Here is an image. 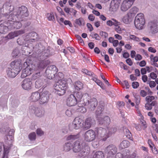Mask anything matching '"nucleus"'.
Here are the masks:
<instances>
[{
	"instance_id": "nucleus-1",
	"label": "nucleus",
	"mask_w": 158,
	"mask_h": 158,
	"mask_svg": "<svg viewBox=\"0 0 158 158\" xmlns=\"http://www.w3.org/2000/svg\"><path fill=\"white\" fill-rule=\"evenodd\" d=\"M34 48L38 54L37 58L38 60H46L54 54V50L48 47L46 49L41 44H38Z\"/></svg>"
},
{
	"instance_id": "nucleus-2",
	"label": "nucleus",
	"mask_w": 158,
	"mask_h": 158,
	"mask_svg": "<svg viewBox=\"0 0 158 158\" xmlns=\"http://www.w3.org/2000/svg\"><path fill=\"white\" fill-rule=\"evenodd\" d=\"M29 12L27 8L25 6H22L16 9V11H14L9 15V19L16 20H23V18L27 17Z\"/></svg>"
},
{
	"instance_id": "nucleus-3",
	"label": "nucleus",
	"mask_w": 158,
	"mask_h": 158,
	"mask_svg": "<svg viewBox=\"0 0 158 158\" xmlns=\"http://www.w3.org/2000/svg\"><path fill=\"white\" fill-rule=\"evenodd\" d=\"M22 64L20 61L14 60L10 63V67L9 68L7 73L8 76L15 77L19 73L22 68Z\"/></svg>"
},
{
	"instance_id": "nucleus-4",
	"label": "nucleus",
	"mask_w": 158,
	"mask_h": 158,
	"mask_svg": "<svg viewBox=\"0 0 158 158\" xmlns=\"http://www.w3.org/2000/svg\"><path fill=\"white\" fill-rule=\"evenodd\" d=\"M73 150L75 152H78L77 156L81 157L87 155L89 153L88 147L83 148L82 143L79 141H77L74 143Z\"/></svg>"
},
{
	"instance_id": "nucleus-5",
	"label": "nucleus",
	"mask_w": 158,
	"mask_h": 158,
	"mask_svg": "<svg viewBox=\"0 0 158 158\" xmlns=\"http://www.w3.org/2000/svg\"><path fill=\"white\" fill-rule=\"evenodd\" d=\"M58 79L59 80V81L54 84V87L55 93L61 96L65 94L66 90L67 88V84L66 81L59 78Z\"/></svg>"
},
{
	"instance_id": "nucleus-6",
	"label": "nucleus",
	"mask_w": 158,
	"mask_h": 158,
	"mask_svg": "<svg viewBox=\"0 0 158 158\" xmlns=\"http://www.w3.org/2000/svg\"><path fill=\"white\" fill-rule=\"evenodd\" d=\"M25 68L23 69L22 71L21 77L22 78H24L27 76L30 75L32 72L35 70V65L32 64L30 60L27 58L23 65Z\"/></svg>"
},
{
	"instance_id": "nucleus-7",
	"label": "nucleus",
	"mask_w": 158,
	"mask_h": 158,
	"mask_svg": "<svg viewBox=\"0 0 158 158\" xmlns=\"http://www.w3.org/2000/svg\"><path fill=\"white\" fill-rule=\"evenodd\" d=\"M134 23L135 27L139 30L143 28L145 24V20L143 14L140 13L138 14L135 17Z\"/></svg>"
},
{
	"instance_id": "nucleus-8",
	"label": "nucleus",
	"mask_w": 158,
	"mask_h": 158,
	"mask_svg": "<svg viewBox=\"0 0 158 158\" xmlns=\"http://www.w3.org/2000/svg\"><path fill=\"white\" fill-rule=\"evenodd\" d=\"M13 137L11 135H6L5 137V143L3 145L4 150L6 153H9L13 146Z\"/></svg>"
},
{
	"instance_id": "nucleus-9",
	"label": "nucleus",
	"mask_w": 158,
	"mask_h": 158,
	"mask_svg": "<svg viewBox=\"0 0 158 158\" xmlns=\"http://www.w3.org/2000/svg\"><path fill=\"white\" fill-rule=\"evenodd\" d=\"M58 70L54 65H51L47 67L45 71V75L48 78L52 79L55 78V75L57 73Z\"/></svg>"
},
{
	"instance_id": "nucleus-10",
	"label": "nucleus",
	"mask_w": 158,
	"mask_h": 158,
	"mask_svg": "<svg viewBox=\"0 0 158 158\" xmlns=\"http://www.w3.org/2000/svg\"><path fill=\"white\" fill-rule=\"evenodd\" d=\"M14 9V7L13 5L9 2H6L3 4L1 10V12L2 11V14L4 15H7Z\"/></svg>"
},
{
	"instance_id": "nucleus-11",
	"label": "nucleus",
	"mask_w": 158,
	"mask_h": 158,
	"mask_svg": "<svg viewBox=\"0 0 158 158\" xmlns=\"http://www.w3.org/2000/svg\"><path fill=\"white\" fill-rule=\"evenodd\" d=\"M95 131L97 135L99 137L102 138V140L105 141L109 137L108 133H107L106 129L102 127L96 128Z\"/></svg>"
},
{
	"instance_id": "nucleus-12",
	"label": "nucleus",
	"mask_w": 158,
	"mask_h": 158,
	"mask_svg": "<svg viewBox=\"0 0 158 158\" xmlns=\"http://www.w3.org/2000/svg\"><path fill=\"white\" fill-rule=\"evenodd\" d=\"M29 112L35 114L38 117H41L44 114V111L42 108H38L34 106H31L29 107Z\"/></svg>"
},
{
	"instance_id": "nucleus-13",
	"label": "nucleus",
	"mask_w": 158,
	"mask_h": 158,
	"mask_svg": "<svg viewBox=\"0 0 158 158\" xmlns=\"http://www.w3.org/2000/svg\"><path fill=\"white\" fill-rule=\"evenodd\" d=\"M8 24H9V27L10 29L16 28L19 29L22 26L21 23L20 22L23 20H16L14 21V20H10L9 19V16L7 18Z\"/></svg>"
},
{
	"instance_id": "nucleus-14",
	"label": "nucleus",
	"mask_w": 158,
	"mask_h": 158,
	"mask_svg": "<svg viewBox=\"0 0 158 158\" xmlns=\"http://www.w3.org/2000/svg\"><path fill=\"white\" fill-rule=\"evenodd\" d=\"M105 151L108 155L107 157H112L117 152V148L115 145L111 144L105 148Z\"/></svg>"
},
{
	"instance_id": "nucleus-15",
	"label": "nucleus",
	"mask_w": 158,
	"mask_h": 158,
	"mask_svg": "<svg viewBox=\"0 0 158 158\" xmlns=\"http://www.w3.org/2000/svg\"><path fill=\"white\" fill-rule=\"evenodd\" d=\"M95 132L92 130L87 131L85 134V140L87 142H90L94 140L96 137Z\"/></svg>"
},
{
	"instance_id": "nucleus-16",
	"label": "nucleus",
	"mask_w": 158,
	"mask_h": 158,
	"mask_svg": "<svg viewBox=\"0 0 158 158\" xmlns=\"http://www.w3.org/2000/svg\"><path fill=\"white\" fill-rule=\"evenodd\" d=\"M81 121L78 118H76L73 121V123L69 125V129L70 131L73 129H78L81 126Z\"/></svg>"
},
{
	"instance_id": "nucleus-17",
	"label": "nucleus",
	"mask_w": 158,
	"mask_h": 158,
	"mask_svg": "<svg viewBox=\"0 0 158 158\" xmlns=\"http://www.w3.org/2000/svg\"><path fill=\"white\" fill-rule=\"evenodd\" d=\"M49 94L48 91L45 90L43 92L40 96V104H43L47 103L49 99Z\"/></svg>"
},
{
	"instance_id": "nucleus-18",
	"label": "nucleus",
	"mask_w": 158,
	"mask_h": 158,
	"mask_svg": "<svg viewBox=\"0 0 158 158\" xmlns=\"http://www.w3.org/2000/svg\"><path fill=\"white\" fill-rule=\"evenodd\" d=\"M32 85V82L29 78L24 79L22 83V86L25 90H28L31 89Z\"/></svg>"
},
{
	"instance_id": "nucleus-19",
	"label": "nucleus",
	"mask_w": 158,
	"mask_h": 158,
	"mask_svg": "<svg viewBox=\"0 0 158 158\" xmlns=\"http://www.w3.org/2000/svg\"><path fill=\"white\" fill-rule=\"evenodd\" d=\"M133 4L132 2L127 0H124L121 6V10L123 12H125L129 9Z\"/></svg>"
},
{
	"instance_id": "nucleus-20",
	"label": "nucleus",
	"mask_w": 158,
	"mask_h": 158,
	"mask_svg": "<svg viewBox=\"0 0 158 158\" xmlns=\"http://www.w3.org/2000/svg\"><path fill=\"white\" fill-rule=\"evenodd\" d=\"M95 124V121L94 119L91 117L88 118L85 120L84 128L85 130H87Z\"/></svg>"
},
{
	"instance_id": "nucleus-21",
	"label": "nucleus",
	"mask_w": 158,
	"mask_h": 158,
	"mask_svg": "<svg viewBox=\"0 0 158 158\" xmlns=\"http://www.w3.org/2000/svg\"><path fill=\"white\" fill-rule=\"evenodd\" d=\"M66 102L67 105L69 106H74L78 103L77 100L72 94L69 95L67 100Z\"/></svg>"
},
{
	"instance_id": "nucleus-22",
	"label": "nucleus",
	"mask_w": 158,
	"mask_h": 158,
	"mask_svg": "<svg viewBox=\"0 0 158 158\" xmlns=\"http://www.w3.org/2000/svg\"><path fill=\"white\" fill-rule=\"evenodd\" d=\"M98 102L97 99L94 98L90 99L89 104H88V107L91 111H94L96 107L97 106Z\"/></svg>"
},
{
	"instance_id": "nucleus-23",
	"label": "nucleus",
	"mask_w": 158,
	"mask_h": 158,
	"mask_svg": "<svg viewBox=\"0 0 158 158\" xmlns=\"http://www.w3.org/2000/svg\"><path fill=\"white\" fill-rule=\"evenodd\" d=\"M156 20H154L148 23V27L150 28V30L154 32H157L158 31V25Z\"/></svg>"
},
{
	"instance_id": "nucleus-24",
	"label": "nucleus",
	"mask_w": 158,
	"mask_h": 158,
	"mask_svg": "<svg viewBox=\"0 0 158 158\" xmlns=\"http://www.w3.org/2000/svg\"><path fill=\"white\" fill-rule=\"evenodd\" d=\"M99 124L101 125L107 126L110 123V119L108 116H105L103 118H101L97 120Z\"/></svg>"
},
{
	"instance_id": "nucleus-25",
	"label": "nucleus",
	"mask_w": 158,
	"mask_h": 158,
	"mask_svg": "<svg viewBox=\"0 0 158 158\" xmlns=\"http://www.w3.org/2000/svg\"><path fill=\"white\" fill-rule=\"evenodd\" d=\"M104 105H102L101 106H98L95 112L96 117L97 119L102 117L103 114Z\"/></svg>"
},
{
	"instance_id": "nucleus-26",
	"label": "nucleus",
	"mask_w": 158,
	"mask_h": 158,
	"mask_svg": "<svg viewBox=\"0 0 158 158\" xmlns=\"http://www.w3.org/2000/svg\"><path fill=\"white\" fill-rule=\"evenodd\" d=\"M38 64V67L40 69H42L50 64V61L49 60H41Z\"/></svg>"
},
{
	"instance_id": "nucleus-27",
	"label": "nucleus",
	"mask_w": 158,
	"mask_h": 158,
	"mask_svg": "<svg viewBox=\"0 0 158 158\" xmlns=\"http://www.w3.org/2000/svg\"><path fill=\"white\" fill-rule=\"evenodd\" d=\"M6 24L7 25L3 24H0V33L5 34L8 31L9 29H10L9 27V24H8V21Z\"/></svg>"
},
{
	"instance_id": "nucleus-28",
	"label": "nucleus",
	"mask_w": 158,
	"mask_h": 158,
	"mask_svg": "<svg viewBox=\"0 0 158 158\" xmlns=\"http://www.w3.org/2000/svg\"><path fill=\"white\" fill-rule=\"evenodd\" d=\"M134 17L133 15H131L130 13H128L123 18V21L125 23H129L133 20Z\"/></svg>"
},
{
	"instance_id": "nucleus-29",
	"label": "nucleus",
	"mask_w": 158,
	"mask_h": 158,
	"mask_svg": "<svg viewBox=\"0 0 158 158\" xmlns=\"http://www.w3.org/2000/svg\"><path fill=\"white\" fill-rule=\"evenodd\" d=\"M119 3L118 2L112 1L110 5V10L113 12L116 11L118 8Z\"/></svg>"
},
{
	"instance_id": "nucleus-30",
	"label": "nucleus",
	"mask_w": 158,
	"mask_h": 158,
	"mask_svg": "<svg viewBox=\"0 0 158 158\" xmlns=\"http://www.w3.org/2000/svg\"><path fill=\"white\" fill-rule=\"evenodd\" d=\"M40 94L38 92H35L32 93L31 96V100L33 102H36L40 100Z\"/></svg>"
},
{
	"instance_id": "nucleus-31",
	"label": "nucleus",
	"mask_w": 158,
	"mask_h": 158,
	"mask_svg": "<svg viewBox=\"0 0 158 158\" xmlns=\"http://www.w3.org/2000/svg\"><path fill=\"white\" fill-rule=\"evenodd\" d=\"M26 36L27 40L30 39L35 40L37 38V34L35 32L32 31L27 34Z\"/></svg>"
},
{
	"instance_id": "nucleus-32",
	"label": "nucleus",
	"mask_w": 158,
	"mask_h": 158,
	"mask_svg": "<svg viewBox=\"0 0 158 158\" xmlns=\"http://www.w3.org/2000/svg\"><path fill=\"white\" fill-rule=\"evenodd\" d=\"M72 95H73L74 97L76 98V99L77 100V101L78 103L79 102L83 97L82 93L80 92H75Z\"/></svg>"
},
{
	"instance_id": "nucleus-33",
	"label": "nucleus",
	"mask_w": 158,
	"mask_h": 158,
	"mask_svg": "<svg viewBox=\"0 0 158 158\" xmlns=\"http://www.w3.org/2000/svg\"><path fill=\"white\" fill-rule=\"evenodd\" d=\"M89 101L90 100H88L87 98L83 96L81 101L79 102V104L81 105L82 106H88Z\"/></svg>"
},
{
	"instance_id": "nucleus-34",
	"label": "nucleus",
	"mask_w": 158,
	"mask_h": 158,
	"mask_svg": "<svg viewBox=\"0 0 158 158\" xmlns=\"http://www.w3.org/2000/svg\"><path fill=\"white\" fill-rule=\"evenodd\" d=\"M4 130L3 131V133L8 134V135H11L13 136L15 132V131L13 129H10L9 127H6L4 128Z\"/></svg>"
},
{
	"instance_id": "nucleus-35",
	"label": "nucleus",
	"mask_w": 158,
	"mask_h": 158,
	"mask_svg": "<svg viewBox=\"0 0 158 158\" xmlns=\"http://www.w3.org/2000/svg\"><path fill=\"white\" fill-rule=\"evenodd\" d=\"M130 143L129 142L126 140H123L121 142L120 145V147L122 149L127 148L129 146Z\"/></svg>"
},
{
	"instance_id": "nucleus-36",
	"label": "nucleus",
	"mask_w": 158,
	"mask_h": 158,
	"mask_svg": "<svg viewBox=\"0 0 158 158\" xmlns=\"http://www.w3.org/2000/svg\"><path fill=\"white\" fill-rule=\"evenodd\" d=\"M43 82L42 80L39 79L37 80L35 83V86L36 88L39 89L41 87L43 84Z\"/></svg>"
},
{
	"instance_id": "nucleus-37",
	"label": "nucleus",
	"mask_w": 158,
	"mask_h": 158,
	"mask_svg": "<svg viewBox=\"0 0 158 158\" xmlns=\"http://www.w3.org/2000/svg\"><path fill=\"white\" fill-rule=\"evenodd\" d=\"M94 158H104V156L103 153L101 151H97L94 155Z\"/></svg>"
},
{
	"instance_id": "nucleus-38",
	"label": "nucleus",
	"mask_w": 158,
	"mask_h": 158,
	"mask_svg": "<svg viewBox=\"0 0 158 158\" xmlns=\"http://www.w3.org/2000/svg\"><path fill=\"white\" fill-rule=\"evenodd\" d=\"M123 131L126 136L128 138L130 139L131 136V134L129 130L126 128L123 127Z\"/></svg>"
},
{
	"instance_id": "nucleus-39",
	"label": "nucleus",
	"mask_w": 158,
	"mask_h": 158,
	"mask_svg": "<svg viewBox=\"0 0 158 158\" xmlns=\"http://www.w3.org/2000/svg\"><path fill=\"white\" fill-rule=\"evenodd\" d=\"M72 145L70 143H66L64 146V150L67 152L69 151L72 148Z\"/></svg>"
},
{
	"instance_id": "nucleus-40",
	"label": "nucleus",
	"mask_w": 158,
	"mask_h": 158,
	"mask_svg": "<svg viewBox=\"0 0 158 158\" xmlns=\"http://www.w3.org/2000/svg\"><path fill=\"white\" fill-rule=\"evenodd\" d=\"M83 84L80 81H77L75 83L74 87L77 90L81 89L83 88Z\"/></svg>"
},
{
	"instance_id": "nucleus-41",
	"label": "nucleus",
	"mask_w": 158,
	"mask_h": 158,
	"mask_svg": "<svg viewBox=\"0 0 158 158\" xmlns=\"http://www.w3.org/2000/svg\"><path fill=\"white\" fill-rule=\"evenodd\" d=\"M79 137V135L78 134L77 135H69L66 139L68 140H73L75 139L78 138Z\"/></svg>"
},
{
	"instance_id": "nucleus-42",
	"label": "nucleus",
	"mask_w": 158,
	"mask_h": 158,
	"mask_svg": "<svg viewBox=\"0 0 158 158\" xmlns=\"http://www.w3.org/2000/svg\"><path fill=\"white\" fill-rule=\"evenodd\" d=\"M83 25H85L84 21L83 19L81 18H79L78 19H77L75 21V23L78 24L79 26H81L82 25L83 23Z\"/></svg>"
},
{
	"instance_id": "nucleus-43",
	"label": "nucleus",
	"mask_w": 158,
	"mask_h": 158,
	"mask_svg": "<svg viewBox=\"0 0 158 158\" xmlns=\"http://www.w3.org/2000/svg\"><path fill=\"white\" fill-rule=\"evenodd\" d=\"M20 53L19 51L17 48L15 49L12 53V55L13 57H18Z\"/></svg>"
},
{
	"instance_id": "nucleus-44",
	"label": "nucleus",
	"mask_w": 158,
	"mask_h": 158,
	"mask_svg": "<svg viewBox=\"0 0 158 158\" xmlns=\"http://www.w3.org/2000/svg\"><path fill=\"white\" fill-rule=\"evenodd\" d=\"M138 10V8L136 7H134L132 8L130 11L129 13H130L131 15H134L135 17V15L136 14Z\"/></svg>"
},
{
	"instance_id": "nucleus-45",
	"label": "nucleus",
	"mask_w": 158,
	"mask_h": 158,
	"mask_svg": "<svg viewBox=\"0 0 158 158\" xmlns=\"http://www.w3.org/2000/svg\"><path fill=\"white\" fill-rule=\"evenodd\" d=\"M117 131V128L115 127H113L108 128V135L109 136L111 135L113 133H114Z\"/></svg>"
},
{
	"instance_id": "nucleus-46",
	"label": "nucleus",
	"mask_w": 158,
	"mask_h": 158,
	"mask_svg": "<svg viewBox=\"0 0 158 158\" xmlns=\"http://www.w3.org/2000/svg\"><path fill=\"white\" fill-rule=\"evenodd\" d=\"M28 138L31 141H34L36 139V134L35 132L30 133L28 135Z\"/></svg>"
},
{
	"instance_id": "nucleus-47",
	"label": "nucleus",
	"mask_w": 158,
	"mask_h": 158,
	"mask_svg": "<svg viewBox=\"0 0 158 158\" xmlns=\"http://www.w3.org/2000/svg\"><path fill=\"white\" fill-rule=\"evenodd\" d=\"M51 79L47 78L44 80V81L46 83L42 87H44V88L47 86L50 85L52 84V81L51 80Z\"/></svg>"
},
{
	"instance_id": "nucleus-48",
	"label": "nucleus",
	"mask_w": 158,
	"mask_h": 158,
	"mask_svg": "<svg viewBox=\"0 0 158 158\" xmlns=\"http://www.w3.org/2000/svg\"><path fill=\"white\" fill-rule=\"evenodd\" d=\"M16 37L15 31L10 33L7 35V38L9 39L14 38L15 37Z\"/></svg>"
},
{
	"instance_id": "nucleus-49",
	"label": "nucleus",
	"mask_w": 158,
	"mask_h": 158,
	"mask_svg": "<svg viewBox=\"0 0 158 158\" xmlns=\"http://www.w3.org/2000/svg\"><path fill=\"white\" fill-rule=\"evenodd\" d=\"M155 99V97L153 96H147L145 98V100L147 102L149 103Z\"/></svg>"
},
{
	"instance_id": "nucleus-50",
	"label": "nucleus",
	"mask_w": 158,
	"mask_h": 158,
	"mask_svg": "<svg viewBox=\"0 0 158 158\" xmlns=\"http://www.w3.org/2000/svg\"><path fill=\"white\" fill-rule=\"evenodd\" d=\"M82 71L85 74L89 76H92L94 75V73L91 72L90 71H89L88 70L85 69H82Z\"/></svg>"
},
{
	"instance_id": "nucleus-51",
	"label": "nucleus",
	"mask_w": 158,
	"mask_h": 158,
	"mask_svg": "<svg viewBox=\"0 0 158 158\" xmlns=\"http://www.w3.org/2000/svg\"><path fill=\"white\" fill-rule=\"evenodd\" d=\"M48 18L49 20L53 21L54 22V20L55 18L53 13H51L50 14H47Z\"/></svg>"
},
{
	"instance_id": "nucleus-52",
	"label": "nucleus",
	"mask_w": 158,
	"mask_h": 158,
	"mask_svg": "<svg viewBox=\"0 0 158 158\" xmlns=\"http://www.w3.org/2000/svg\"><path fill=\"white\" fill-rule=\"evenodd\" d=\"M112 158H125L123 156V155L120 153H117L115 156L114 155L112 156Z\"/></svg>"
},
{
	"instance_id": "nucleus-53",
	"label": "nucleus",
	"mask_w": 158,
	"mask_h": 158,
	"mask_svg": "<svg viewBox=\"0 0 158 158\" xmlns=\"http://www.w3.org/2000/svg\"><path fill=\"white\" fill-rule=\"evenodd\" d=\"M16 36H17L19 35L25 33V31L24 30H19L16 31H15Z\"/></svg>"
},
{
	"instance_id": "nucleus-54",
	"label": "nucleus",
	"mask_w": 158,
	"mask_h": 158,
	"mask_svg": "<svg viewBox=\"0 0 158 158\" xmlns=\"http://www.w3.org/2000/svg\"><path fill=\"white\" fill-rule=\"evenodd\" d=\"M92 145L94 148H97L99 146L98 141H94L92 143Z\"/></svg>"
},
{
	"instance_id": "nucleus-55",
	"label": "nucleus",
	"mask_w": 158,
	"mask_h": 158,
	"mask_svg": "<svg viewBox=\"0 0 158 158\" xmlns=\"http://www.w3.org/2000/svg\"><path fill=\"white\" fill-rule=\"evenodd\" d=\"M139 85V83L138 82H133L132 84V86L134 89L137 88Z\"/></svg>"
},
{
	"instance_id": "nucleus-56",
	"label": "nucleus",
	"mask_w": 158,
	"mask_h": 158,
	"mask_svg": "<svg viewBox=\"0 0 158 158\" xmlns=\"http://www.w3.org/2000/svg\"><path fill=\"white\" fill-rule=\"evenodd\" d=\"M36 133L37 135L41 136L44 134V132L40 129L38 128L36 130Z\"/></svg>"
},
{
	"instance_id": "nucleus-57",
	"label": "nucleus",
	"mask_w": 158,
	"mask_h": 158,
	"mask_svg": "<svg viewBox=\"0 0 158 158\" xmlns=\"http://www.w3.org/2000/svg\"><path fill=\"white\" fill-rule=\"evenodd\" d=\"M145 107L146 109L147 110H151L152 108V107L151 106L150 103L147 102L145 105Z\"/></svg>"
},
{
	"instance_id": "nucleus-58",
	"label": "nucleus",
	"mask_w": 158,
	"mask_h": 158,
	"mask_svg": "<svg viewBox=\"0 0 158 158\" xmlns=\"http://www.w3.org/2000/svg\"><path fill=\"white\" fill-rule=\"evenodd\" d=\"M140 95L142 97H144L147 94V93L144 90H141L140 92Z\"/></svg>"
},
{
	"instance_id": "nucleus-59",
	"label": "nucleus",
	"mask_w": 158,
	"mask_h": 158,
	"mask_svg": "<svg viewBox=\"0 0 158 158\" xmlns=\"http://www.w3.org/2000/svg\"><path fill=\"white\" fill-rule=\"evenodd\" d=\"M100 35L102 36H104L105 38H107L108 36V34L106 32L103 31L100 32Z\"/></svg>"
},
{
	"instance_id": "nucleus-60",
	"label": "nucleus",
	"mask_w": 158,
	"mask_h": 158,
	"mask_svg": "<svg viewBox=\"0 0 158 158\" xmlns=\"http://www.w3.org/2000/svg\"><path fill=\"white\" fill-rule=\"evenodd\" d=\"M64 24L65 25H69V27H73V25L70 22V21L67 20H64Z\"/></svg>"
},
{
	"instance_id": "nucleus-61",
	"label": "nucleus",
	"mask_w": 158,
	"mask_h": 158,
	"mask_svg": "<svg viewBox=\"0 0 158 158\" xmlns=\"http://www.w3.org/2000/svg\"><path fill=\"white\" fill-rule=\"evenodd\" d=\"M40 73H35L32 75V78L34 80H35L37 78L39 77L40 76Z\"/></svg>"
},
{
	"instance_id": "nucleus-62",
	"label": "nucleus",
	"mask_w": 158,
	"mask_h": 158,
	"mask_svg": "<svg viewBox=\"0 0 158 158\" xmlns=\"http://www.w3.org/2000/svg\"><path fill=\"white\" fill-rule=\"evenodd\" d=\"M82 106L79 108L80 111L82 113H84L86 111V109L85 107L83 106Z\"/></svg>"
},
{
	"instance_id": "nucleus-63",
	"label": "nucleus",
	"mask_w": 158,
	"mask_h": 158,
	"mask_svg": "<svg viewBox=\"0 0 158 158\" xmlns=\"http://www.w3.org/2000/svg\"><path fill=\"white\" fill-rule=\"evenodd\" d=\"M119 65L121 68L123 67L124 70H127L128 69V66L125 65L122 62H121L119 63Z\"/></svg>"
},
{
	"instance_id": "nucleus-64",
	"label": "nucleus",
	"mask_w": 158,
	"mask_h": 158,
	"mask_svg": "<svg viewBox=\"0 0 158 158\" xmlns=\"http://www.w3.org/2000/svg\"><path fill=\"white\" fill-rule=\"evenodd\" d=\"M119 108L122 107L124 106L125 103L123 102H118L117 103Z\"/></svg>"
}]
</instances>
